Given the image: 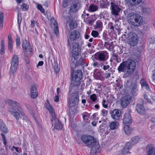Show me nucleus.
<instances>
[{
  "label": "nucleus",
  "instance_id": "10",
  "mask_svg": "<svg viewBox=\"0 0 155 155\" xmlns=\"http://www.w3.org/2000/svg\"><path fill=\"white\" fill-rule=\"evenodd\" d=\"M81 7L80 3L77 0H75L72 2L71 5L70 11L72 12H77Z\"/></svg>",
  "mask_w": 155,
  "mask_h": 155
},
{
  "label": "nucleus",
  "instance_id": "5",
  "mask_svg": "<svg viewBox=\"0 0 155 155\" xmlns=\"http://www.w3.org/2000/svg\"><path fill=\"white\" fill-rule=\"evenodd\" d=\"M79 101V96L74 94L71 95V97L69 98V106L70 107L69 111H72L73 113H72L74 114L76 110L78 107V102Z\"/></svg>",
  "mask_w": 155,
  "mask_h": 155
},
{
  "label": "nucleus",
  "instance_id": "17",
  "mask_svg": "<svg viewBox=\"0 0 155 155\" xmlns=\"http://www.w3.org/2000/svg\"><path fill=\"white\" fill-rule=\"evenodd\" d=\"M111 5L110 8L112 14L115 16L118 15L120 10V8L113 2H111Z\"/></svg>",
  "mask_w": 155,
  "mask_h": 155
},
{
  "label": "nucleus",
  "instance_id": "9",
  "mask_svg": "<svg viewBox=\"0 0 155 155\" xmlns=\"http://www.w3.org/2000/svg\"><path fill=\"white\" fill-rule=\"evenodd\" d=\"M52 119L51 120L52 124L54 128L56 130H60L62 129V125L61 123L56 118L55 115L52 116Z\"/></svg>",
  "mask_w": 155,
  "mask_h": 155
},
{
  "label": "nucleus",
  "instance_id": "61",
  "mask_svg": "<svg viewBox=\"0 0 155 155\" xmlns=\"http://www.w3.org/2000/svg\"><path fill=\"white\" fill-rule=\"evenodd\" d=\"M60 92V89L59 87H57V95H58Z\"/></svg>",
  "mask_w": 155,
  "mask_h": 155
},
{
  "label": "nucleus",
  "instance_id": "21",
  "mask_svg": "<svg viewBox=\"0 0 155 155\" xmlns=\"http://www.w3.org/2000/svg\"><path fill=\"white\" fill-rule=\"evenodd\" d=\"M137 110L141 114H143L145 113V110L142 104H138L137 106Z\"/></svg>",
  "mask_w": 155,
  "mask_h": 155
},
{
  "label": "nucleus",
  "instance_id": "39",
  "mask_svg": "<svg viewBox=\"0 0 155 155\" xmlns=\"http://www.w3.org/2000/svg\"><path fill=\"white\" fill-rule=\"evenodd\" d=\"M142 1V0H132V2L131 3L134 5H137L140 4Z\"/></svg>",
  "mask_w": 155,
  "mask_h": 155
},
{
  "label": "nucleus",
  "instance_id": "44",
  "mask_svg": "<svg viewBox=\"0 0 155 155\" xmlns=\"http://www.w3.org/2000/svg\"><path fill=\"white\" fill-rule=\"evenodd\" d=\"M1 136L3 140V143L5 145L6 144V141L5 139V136L3 134V133L1 134Z\"/></svg>",
  "mask_w": 155,
  "mask_h": 155
},
{
  "label": "nucleus",
  "instance_id": "23",
  "mask_svg": "<svg viewBox=\"0 0 155 155\" xmlns=\"http://www.w3.org/2000/svg\"><path fill=\"white\" fill-rule=\"evenodd\" d=\"M140 139V137L139 136H136L133 137L132 138L131 140L128 142L127 143H130V146L131 147L133 145L138 143Z\"/></svg>",
  "mask_w": 155,
  "mask_h": 155
},
{
  "label": "nucleus",
  "instance_id": "29",
  "mask_svg": "<svg viewBox=\"0 0 155 155\" xmlns=\"http://www.w3.org/2000/svg\"><path fill=\"white\" fill-rule=\"evenodd\" d=\"M140 83L142 87H145L148 90H150V87L148 86V83L144 79H143L141 80Z\"/></svg>",
  "mask_w": 155,
  "mask_h": 155
},
{
  "label": "nucleus",
  "instance_id": "62",
  "mask_svg": "<svg viewBox=\"0 0 155 155\" xmlns=\"http://www.w3.org/2000/svg\"><path fill=\"white\" fill-rule=\"evenodd\" d=\"M85 38L86 39H88L90 37L89 35L85 34L84 35Z\"/></svg>",
  "mask_w": 155,
  "mask_h": 155
},
{
  "label": "nucleus",
  "instance_id": "46",
  "mask_svg": "<svg viewBox=\"0 0 155 155\" xmlns=\"http://www.w3.org/2000/svg\"><path fill=\"white\" fill-rule=\"evenodd\" d=\"M104 46L108 49H109L110 48V44L108 43V42H105Z\"/></svg>",
  "mask_w": 155,
  "mask_h": 155
},
{
  "label": "nucleus",
  "instance_id": "7",
  "mask_svg": "<svg viewBox=\"0 0 155 155\" xmlns=\"http://www.w3.org/2000/svg\"><path fill=\"white\" fill-rule=\"evenodd\" d=\"M127 42L130 46H135L137 44L138 39L137 34L135 33H131L127 37Z\"/></svg>",
  "mask_w": 155,
  "mask_h": 155
},
{
  "label": "nucleus",
  "instance_id": "36",
  "mask_svg": "<svg viewBox=\"0 0 155 155\" xmlns=\"http://www.w3.org/2000/svg\"><path fill=\"white\" fill-rule=\"evenodd\" d=\"M90 98L93 102H95L97 99V95L94 94L91 95L90 96Z\"/></svg>",
  "mask_w": 155,
  "mask_h": 155
},
{
  "label": "nucleus",
  "instance_id": "20",
  "mask_svg": "<svg viewBox=\"0 0 155 155\" xmlns=\"http://www.w3.org/2000/svg\"><path fill=\"white\" fill-rule=\"evenodd\" d=\"M119 123L114 121L111 122L109 125V127L111 130L117 129L119 127Z\"/></svg>",
  "mask_w": 155,
  "mask_h": 155
},
{
  "label": "nucleus",
  "instance_id": "14",
  "mask_svg": "<svg viewBox=\"0 0 155 155\" xmlns=\"http://www.w3.org/2000/svg\"><path fill=\"white\" fill-rule=\"evenodd\" d=\"M111 116L114 120H119L121 115V113L120 110L117 109L114 110L111 113Z\"/></svg>",
  "mask_w": 155,
  "mask_h": 155
},
{
  "label": "nucleus",
  "instance_id": "57",
  "mask_svg": "<svg viewBox=\"0 0 155 155\" xmlns=\"http://www.w3.org/2000/svg\"><path fill=\"white\" fill-rule=\"evenodd\" d=\"M83 118L84 120H88V117L87 115H84L83 116Z\"/></svg>",
  "mask_w": 155,
  "mask_h": 155
},
{
  "label": "nucleus",
  "instance_id": "30",
  "mask_svg": "<svg viewBox=\"0 0 155 155\" xmlns=\"http://www.w3.org/2000/svg\"><path fill=\"white\" fill-rule=\"evenodd\" d=\"M18 65L15 64H11L10 68V72L12 73H14L17 70Z\"/></svg>",
  "mask_w": 155,
  "mask_h": 155
},
{
  "label": "nucleus",
  "instance_id": "63",
  "mask_svg": "<svg viewBox=\"0 0 155 155\" xmlns=\"http://www.w3.org/2000/svg\"><path fill=\"white\" fill-rule=\"evenodd\" d=\"M96 122H95V121H93L91 122V124L93 126H96Z\"/></svg>",
  "mask_w": 155,
  "mask_h": 155
},
{
  "label": "nucleus",
  "instance_id": "40",
  "mask_svg": "<svg viewBox=\"0 0 155 155\" xmlns=\"http://www.w3.org/2000/svg\"><path fill=\"white\" fill-rule=\"evenodd\" d=\"M37 7L38 9L41 12V13H45V10L44 8H43L41 5H37Z\"/></svg>",
  "mask_w": 155,
  "mask_h": 155
},
{
  "label": "nucleus",
  "instance_id": "6",
  "mask_svg": "<svg viewBox=\"0 0 155 155\" xmlns=\"http://www.w3.org/2000/svg\"><path fill=\"white\" fill-rule=\"evenodd\" d=\"M82 77V73L81 70H78L74 71H72L71 73L72 84L73 85H79Z\"/></svg>",
  "mask_w": 155,
  "mask_h": 155
},
{
  "label": "nucleus",
  "instance_id": "42",
  "mask_svg": "<svg viewBox=\"0 0 155 155\" xmlns=\"http://www.w3.org/2000/svg\"><path fill=\"white\" fill-rule=\"evenodd\" d=\"M143 12L144 13H150L151 10L149 8H144L143 9Z\"/></svg>",
  "mask_w": 155,
  "mask_h": 155
},
{
  "label": "nucleus",
  "instance_id": "27",
  "mask_svg": "<svg viewBox=\"0 0 155 155\" xmlns=\"http://www.w3.org/2000/svg\"><path fill=\"white\" fill-rule=\"evenodd\" d=\"M18 58L17 55H14L12 57L11 61V64H15L18 65Z\"/></svg>",
  "mask_w": 155,
  "mask_h": 155
},
{
  "label": "nucleus",
  "instance_id": "38",
  "mask_svg": "<svg viewBox=\"0 0 155 155\" xmlns=\"http://www.w3.org/2000/svg\"><path fill=\"white\" fill-rule=\"evenodd\" d=\"M21 8L23 10L26 11L28 8V6L27 4L23 3L21 6Z\"/></svg>",
  "mask_w": 155,
  "mask_h": 155
},
{
  "label": "nucleus",
  "instance_id": "13",
  "mask_svg": "<svg viewBox=\"0 0 155 155\" xmlns=\"http://www.w3.org/2000/svg\"><path fill=\"white\" fill-rule=\"evenodd\" d=\"M123 120V122L125 125H129L131 124L132 122L131 117L128 111L125 113Z\"/></svg>",
  "mask_w": 155,
  "mask_h": 155
},
{
  "label": "nucleus",
  "instance_id": "35",
  "mask_svg": "<svg viewBox=\"0 0 155 155\" xmlns=\"http://www.w3.org/2000/svg\"><path fill=\"white\" fill-rule=\"evenodd\" d=\"M98 8L97 6L94 5H91L89 7V11L91 12H94L97 11Z\"/></svg>",
  "mask_w": 155,
  "mask_h": 155
},
{
  "label": "nucleus",
  "instance_id": "60",
  "mask_svg": "<svg viewBox=\"0 0 155 155\" xmlns=\"http://www.w3.org/2000/svg\"><path fill=\"white\" fill-rule=\"evenodd\" d=\"M149 126L151 129H153L154 128V125L153 124H149Z\"/></svg>",
  "mask_w": 155,
  "mask_h": 155
},
{
  "label": "nucleus",
  "instance_id": "55",
  "mask_svg": "<svg viewBox=\"0 0 155 155\" xmlns=\"http://www.w3.org/2000/svg\"><path fill=\"white\" fill-rule=\"evenodd\" d=\"M111 74L110 73H106L105 74V77L106 78H107L110 77V76Z\"/></svg>",
  "mask_w": 155,
  "mask_h": 155
},
{
  "label": "nucleus",
  "instance_id": "43",
  "mask_svg": "<svg viewBox=\"0 0 155 155\" xmlns=\"http://www.w3.org/2000/svg\"><path fill=\"white\" fill-rule=\"evenodd\" d=\"M113 59L116 61L117 62H120L121 61V59H118L117 58V56L115 54H114L113 55Z\"/></svg>",
  "mask_w": 155,
  "mask_h": 155
},
{
  "label": "nucleus",
  "instance_id": "52",
  "mask_svg": "<svg viewBox=\"0 0 155 155\" xmlns=\"http://www.w3.org/2000/svg\"><path fill=\"white\" fill-rule=\"evenodd\" d=\"M44 64V62L43 61H39L37 65V67L38 68L39 66H42Z\"/></svg>",
  "mask_w": 155,
  "mask_h": 155
},
{
  "label": "nucleus",
  "instance_id": "53",
  "mask_svg": "<svg viewBox=\"0 0 155 155\" xmlns=\"http://www.w3.org/2000/svg\"><path fill=\"white\" fill-rule=\"evenodd\" d=\"M58 95L55 96L54 98V100L55 102H57L59 101Z\"/></svg>",
  "mask_w": 155,
  "mask_h": 155
},
{
  "label": "nucleus",
  "instance_id": "50",
  "mask_svg": "<svg viewBox=\"0 0 155 155\" xmlns=\"http://www.w3.org/2000/svg\"><path fill=\"white\" fill-rule=\"evenodd\" d=\"M101 112L102 114H103V116L107 114L108 112L107 110L104 109L102 110Z\"/></svg>",
  "mask_w": 155,
  "mask_h": 155
},
{
  "label": "nucleus",
  "instance_id": "26",
  "mask_svg": "<svg viewBox=\"0 0 155 155\" xmlns=\"http://www.w3.org/2000/svg\"><path fill=\"white\" fill-rule=\"evenodd\" d=\"M0 130L4 133H6L8 132L7 129L3 121L1 120H0Z\"/></svg>",
  "mask_w": 155,
  "mask_h": 155
},
{
  "label": "nucleus",
  "instance_id": "3",
  "mask_svg": "<svg viewBox=\"0 0 155 155\" xmlns=\"http://www.w3.org/2000/svg\"><path fill=\"white\" fill-rule=\"evenodd\" d=\"M136 67L135 61L130 59L121 63L117 68V70L119 73L126 72L127 74H130L134 71Z\"/></svg>",
  "mask_w": 155,
  "mask_h": 155
},
{
  "label": "nucleus",
  "instance_id": "28",
  "mask_svg": "<svg viewBox=\"0 0 155 155\" xmlns=\"http://www.w3.org/2000/svg\"><path fill=\"white\" fill-rule=\"evenodd\" d=\"M8 48L9 51L11 52L12 50L13 44V41L11 35L9 34L8 35Z\"/></svg>",
  "mask_w": 155,
  "mask_h": 155
},
{
  "label": "nucleus",
  "instance_id": "18",
  "mask_svg": "<svg viewBox=\"0 0 155 155\" xmlns=\"http://www.w3.org/2000/svg\"><path fill=\"white\" fill-rule=\"evenodd\" d=\"M37 85L36 84L33 85L31 87V94L32 98H35L38 96V91L37 87Z\"/></svg>",
  "mask_w": 155,
  "mask_h": 155
},
{
  "label": "nucleus",
  "instance_id": "34",
  "mask_svg": "<svg viewBox=\"0 0 155 155\" xmlns=\"http://www.w3.org/2000/svg\"><path fill=\"white\" fill-rule=\"evenodd\" d=\"M5 53V47L4 41L2 40L1 41L0 54L1 55L4 54Z\"/></svg>",
  "mask_w": 155,
  "mask_h": 155
},
{
  "label": "nucleus",
  "instance_id": "22",
  "mask_svg": "<svg viewBox=\"0 0 155 155\" xmlns=\"http://www.w3.org/2000/svg\"><path fill=\"white\" fill-rule=\"evenodd\" d=\"M130 143H127L125 144L124 148L122 150V153L123 154H126L129 153V150L131 148L130 146Z\"/></svg>",
  "mask_w": 155,
  "mask_h": 155
},
{
  "label": "nucleus",
  "instance_id": "51",
  "mask_svg": "<svg viewBox=\"0 0 155 155\" xmlns=\"http://www.w3.org/2000/svg\"><path fill=\"white\" fill-rule=\"evenodd\" d=\"M68 2L66 1H64L63 2V6L64 7H66L68 5Z\"/></svg>",
  "mask_w": 155,
  "mask_h": 155
},
{
  "label": "nucleus",
  "instance_id": "33",
  "mask_svg": "<svg viewBox=\"0 0 155 155\" xmlns=\"http://www.w3.org/2000/svg\"><path fill=\"white\" fill-rule=\"evenodd\" d=\"M3 13L0 12V28L2 29L3 26Z\"/></svg>",
  "mask_w": 155,
  "mask_h": 155
},
{
  "label": "nucleus",
  "instance_id": "59",
  "mask_svg": "<svg viewBox=\"0 0 155 155\" xmlns=\"http://www.w3.org/2000/svg\"><path fill=\"white\" fill-rule=\"evenodd\" d=\"M144 97L145 99L147 100V101H148V102H150V101L149 99H148V97L147 95H144Z\"/></svg>",
  "mask_w": 155,
  "mask_h": 155
},
{
  "label": "nucleus",
  "instance_id": "49",
  "mask_svg": "<svg viewBox=\"0 0 155 155\" xmlns=\"http://www.w3.org/2000/svg\"><path fill=\"white\" fill-rule=\"evenodd\" d=\"M152 78L153 81L155 82V69L153 71V74L152 76Z\"/></svg>",
  "mask_w": 155,
  "mask_h": 155
},
{
  "label": "nucleus",
  "instance_id": "32",
  "mask_svg": "<svg viewBox=\"0 0 155 155\" xmlns=\"http://www.w3.org/2000/svg\"><path fill=\"white\" fill-rule=\"evenodd\" d=\"M125 125L124 127V131L127 135H129L131 133L132 129L128 126V125Z\"/></svg>",
  "mask_w": 155,
  "mask_h": 155
},
{
  "label": "nucleus",
  "instance_id": "19",
  "mask_svg": "<svg viewBox=\"0 0 155 155\" xmlns=\"http://www.w3.org/2000/svg\"><path fill=\"white\" fill-rule=\"evenodd\" d=\"M47 102L45 104V107L48 110L52 117V116L55 115L54 114V110L52 107L50 105L48 101L47 100Z\"/></svg>",
  "mask_w": 155,
  "mask_h": 155
},
{
  "label": "nucleus",
  "instance_id": "37",
  "mask_svg": "<svg viewBox=\"0 0 155 155\" xmlns=\"http://www.w3.org/2000/svg\"><path fill=\"white\" fill-rule=\"evenodd\" d=\"M91 35L94 38H96L98 36L99 33L97 31L95 30H93L91 31Z\"/></svg>",
  "mask_w": 155,
  "mask_h": 155
},
{
  "label": "nucleus",
  "instance_id": "2",
  "mask_svg": "<svg viewBox=\"0 0 155 155\" xmlns=\"http://www.w3.org/2000/svg\"><path fill=\"white\" fill-rule=\"evenodd\" d=\"M5 103L10 106L8 111L16 120H19L21 116L23 119L27 120V117L19 103L9 99L6 100Z\"/></svg>",
  "mask_w": 155,
  "mask_h": 155
},
{
  "label": "nucleus",
  "instance_id": "11",
  "mask_svg": "<svg viewBox=\"0 0 155 155\" xmlns=\"http://www.w3.org/2000/svg\"><path fill=\"white\" fill-rule=\"evenodd\" d=\"M131 100V97L129 95L123 97L121 101V106L123 108L126 107L130 103Z\"/></svg>",
  "mask_w": 155,
  "mask_h": 155
},
{
  "label": "nucleus",
  "instance_id": "41",
  "mask_svg": "<svg viewBox=\"0 0 155 155\" xmlns=\"http://www.w3.org/2000/svg\"><path fill=\"white\" fill-rule=\"evenodd\" d=\"M16 44L17 47L19 46L20 45V41L19 37H17L16 40Z\"/></svg>",
  "mask_w": 155,
  "mask_h": 155
},
{
  "label": "nucleus",
  "instance_id": "8",
  "mask_svg": "<svg viewBox=\"0 0 155 155\" xmlns=\"http://www.w3.org/2000/svg\"><path fill=\"white\" fill-rule=\"evenodd\" d=\"M95 57L101 61L105 60L108 58V53L105 51L98 52L95 54Z\"/></svg>",
  "mask_w": 155,
  "mask_h": 155
},
{
  "label": "nucleus",
  "instance_id": "24",
  "mask_svg": "<svg viewBox=\"0 0 155 155\" xmlns=\"http://www.w3.org/2000/svg\"><path fill=\"white\" fill-rule=\"evenodd\" d=\"M137 85L136 84H133L131 85L130 94L133 96H135L137 94Z\"/></svg>",
  "mask_w": 155,
  "mask_h": 155
},
{
  "label": "nucleus",
  "instance_id": "54",
  "mask_svg": "<svg viewBox=\"0 0 155 155\" xmlns=\"http://www.w3.org/2000/svg\"><path fill=\"white\" fill-rule=\"evenodd\" d=\"M35 21L33 20L31 21V28H34L35 24Z\"/></svg>",
  "mask_w": 155,
  "mask_h": 155
},
{
  "label": "nucleus",
  "instance_id": "48",
  "mask_svg": "<svg viewBox=\"0 0 155 155\" xmlns=\"http://www.w3.org/2000/svg\"><path fill=\"white\" fill-rule=\"evenodd\" d=\"M110 67V66L109 65H104L103 66V69L104 70L106 71L109 69Z\"/></svg>",
  "mask_w": 155,
  "mask_h": 155
},
{
  "label": "nucleus",
  "instance_id": "58",
  "mask_svg": "<svg viewBox=\"0 0 155 155\" xmlns=\"http://www.w3.org/2000/svg\"><path fill=\"white\" fill-rule=\"evenodd\" d=\"M18 24H20L21 22V18L19 16L18 17Z\"/></svg>",
  "mask_w": 155,
  "mask_h": 155
},
{
  "label": "nucleus",
  "instance_id": "1",
  "mask_svg": "<svg viewBox=\"0 0 155 155\" xmlns=\"http://www.w3.org/2000/svg\"><path fill=\"white\" fill-rule=\"evenodd\" d=\"M79 32L74 30L70 33L69 38L68 40V47L71 48L72 46V56L71 63V67L72 71L82 63L81 60H78V56L81 53L80 48L78 44L75 42V40L79 37Z\"/></svg>",
  "mask_w": 155,
  "mask_h": 155
},
{
  "label": "nucleus",
  "instance_id": "64",
  "mask_svg": "<svg viewBox=\"0 0 155 155\" xmlns=\"http://www.w3.org/2000/svg\"><path fill=\"white\" fill-rule=\"evenodd\" d=\"M151 121L154 123H155V117H153L152 118Z\"/></svg>",
  "mask_w": 155,
  "mask_h": 155
},
{
  "label": "nucleus",
  "instance_id": "45",
  "mask_svg": "<svg viewBox=\"0 0 155 155\" xmlns=\"http://www.w3.org/2000/svg\"><path fill=\"white\" fill-rule=\"evenodd\" d=\"M102 104L104 108H106L107 107V105L105 100H104L102 102Z\"/></svg>",
  "mask_w": 155,
  "mask_h": 155
},
{
  "label": "nucleus",
  "instance_id": "56",
  "mask_svg": "<svg viewBox=\"0 0 155 155\" xmlns=\"http://www.w3.org/2000/svg\"><path fill=\"white\" fill-rule=\"evenodd\" d=\"M74 24L73 21H71L70 23V26L71 28H74Z\"/></svg>",
  "mask_w": 155,
  "mask_h": 155
},
{
  "label": "nucleus",
  "instance_id": "16",
  "mask_svg": "<svg viewBox=\"0 0 155 155\" xmlns=\"http://www.w3.org/2000/svg\"><path fill=\"white\" fill-rule=\"evenodd\" d=\"M131 17L130 19L132 18V16H135L136 17L134 19V20L135 22L137 23V26H140L142 24V18L138 14H135L134 13H132L130 14L129 15Z\"/></svg>",
  "mask_w": 155,
  "mask_h": 155
},
{
  "label": "nucleus",
  "instance_id": "31",
  "mask_svg": "<svg viewBox=\"0 0 155 155\" xmlns=\"http://www.w3.org/2000/svg\"><path fill=\"white\" fill-rule=\"evenodd\" d=\"M51 21L52 23L54 22V24L55 25L54 32L55 34L57 35L58 32V26L57 23L53 18H51Z\"/></svg>",
  "mask_w": 155,
  "mask_h": 155
},
{
  "label": "nucleus",
  "instance_id": "12",
  "mask_svg": "<svg viewBox=\"0 0 155 155\" xmlns=\"http://www.w3.org/2000/svg\"><path fill=\"white\" fill-rule=\"evenodd\" d=\"M22 46L23 50L25 53L28 54L31 51V46L26 40H25L23 41Z\"/></svg>",
  "mask_w": 155,
  "mask_h": 155
},
{
  "label": "nucleus",
  "instance_id": "4",
  "mask_svg": "<svg viewBox=\"0 0 155 155\" xmlns=\"http://www.w3.org/2000/svg\"><path fill=\"white\" fill-rule=\"evenodd\" d=\"M81 140L87 146L89 147L92 146V147L91 150V152H92L93 151H94L93 152L95 153L96 151H95L94 149H98L99 147V145L98 144L96 145V140L92 136L89 135H84L81 137Z\"/></svg>",
  "mask_w": 155,
  "mask_h": 155
},
{
  "label": "nucleus",
  "instance_id": "25",
  "mask_svg": "<svg viewBox=\"0 0 155 155\" xmlns=\"http://www.w3.org/2000/svg\"><path fill=\"white\" fill-rule=\"evenodd\" d=\"M103 27L102 22L100 20H97L96 22V24L95 26V29H97L98 31H101Z\"/></svg>",
  "mask_w": 155,
  "mask_h": 155
},
{
  "label": "nucleus",
  "instance_id": "47",
  "mask_svg": "<svg viewBox=\"0 0 155 155\" xmlns=\"http://www.w3.org/2000/svg\"><path fill=\"white\" fill-rule=\"evenodd\" d=\"M93 65L94 67H99L100 65V64L99 62H94L93 63Z\"/></svg>",
  "mask_w": 155,
  "mask_h": 155
},
{
  "label": "nucleus",
  "instance_id": "15",
  "mask_svg": "<svg viewBox=\"0 0 155 155\" xmlns=\"http://www.w3.org/2000/svg\"><path fill=\"white\" fill-rule=\"evenodd\" d=\"M147 151V155H155V147L152 143H150L147 145L146 148Z\"/></svg>",
  "mask_w": 155,
  "mask_h": 155
}]
</instances>
